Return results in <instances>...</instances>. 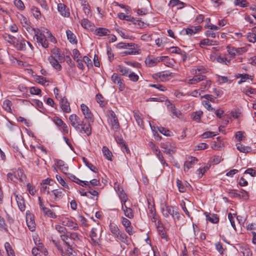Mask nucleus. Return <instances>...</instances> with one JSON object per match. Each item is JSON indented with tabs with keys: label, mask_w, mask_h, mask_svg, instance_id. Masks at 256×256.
Returning a JSON list of instances; mask_svg holds the SVG:
<instances>
[{
	"label": "nucleus",
	"mask_w": 256,
	"mask_h": 256,
	"mask_svg": "<svg viewBox=\"0 0 256 256\" xmlns=\"http://www.w3.org/2000/svg\"><path fill=\"white\" fill-rule=\"evenodd\" d=\"M34 32V36L36 37L37 42L39 44H40L43 48H48V43L46 39V36L42 33L38 34V32H36V30Z\"/></svg>",
	"instance_id": "obj_1"
},
{
	"label": "nucleus",
	"mask_w": 256,
	"mask_h": 256,
	"mask_svg": "<svg viewBox=\"0 0 256 256\" xmlns=\"http://www.w3.org/2000/svg\"><path fill=\"white\" fill-rule=\"evenodd\" d=\"M112 82L118 86V89L122 91L125 88V84L124 83L123 80L120 76L116 73H114L111 77Z\"/></svg>",
	"instance_id": "obj_2"
},
{
	"label": "nucleus",
	"mask_w": 256,
	"mask_h": 256,
	"mask_svg": "<svg viewBox=\"0 0 256 256\" xmlns=\"http://www.w3.org/2000/svg\"><path fill=\"white\" fill-rule=\"evenodd\" d=\"M69 120L72 126L76 130L80 129V124L82 121L80 118L76 114H72L69 117Z\"/></svg>",
	"instance_id": "obj_3"
},
{
	"label": "nucleus",
	"mask_w": 256,
	"mask_h": 256,
	"mask_svg": "<svg viewBox=\"0 0 256 256\" xmlns=\"http://www.w3.org/2000/svg\"><path fill=\"white\" fill-rule=\"evenodd\" d=\"M80 132L81 133H84L88 136H89L92 134V128H91V124L90 123H84V121H82L80 124Z\"/></svg>",
	"instance_id": "obj_4"
},
{
	"label": "nucleus",
	"mask_w": 256,
	"mask_h": 256,
	"mask_svg": "<svg viewBox=\"0 0 256 256\" xmlns=\"http://www.w3.org/2000/svg\"><path fill=\"white\" fill-rule=\"evenodd\" d=\"M198 159L195 157H189L184 164V171L188 172V170L192 168L194 164L198 162Z\"/></svg>",
	"instance_id": "obj_5"
},
{
	"label": "nucleus",
	"mask_w": 256,
	"mask_h": 256,
	"mask_svg": "<svg viewBox=\"0 0 256 256\" xmlns=\"http://www.w3.org/2000/svg\"><path fill=\"white\" fill-rule=\"evenodd\" d=\"M26 222L29 230L32 232L34 231L36 228V224L34 222V216L30 214H28V213H26Z\"/></svg>",
	"instance_id": "obj_6"
},
{
	"label": "nucleus",
	"mask_w": 256,
	"mask_h": 256,
	"mask_svg": "<svg viewBox=\"0 0 256 256\" xmlns=\"http://www.w3.org/2000/svg\"><path fill=\"white\" fill-rule=\"evenodd\" d=\"M62 224L64 226L70 227V229L72 230H76L78 228L77 223L67 218L63 219Z\"/></svg>",
	"instance_id": "obj_7"
},
{
	"label": "nucleus",
	"mask_w": 256,
	"mask_h": 256,
	"mask_svg": "<svg viewBox=\"0 0 256 256\" xmlns=\"http://www.w3.org/2000/svg\"><path fill=\"white\" fill-rule=\"evenodd\" d=\"M161 210L162 214L164 217L168 218L170 215L174 218V208L173 206H166L165 208H162Z\"/></svg>",
	"instance_id": "obj_8"
},
{
	"label": "nucleus",
	"mask_w": 256,
	"mask_h": 256,
	"mask_svg": "<svg viewBox=\"0 0 256 256\" xmlns=\"http://www.w3.org/2000/svg\"><path fill=\"white\" fill-rule=\"evenodd\" d=\"M126 49V50L124 51L121 52L122 56L128 54H138L137 45L135 44H134V46H129Z\"/></svg>",
	"instance_id": "obj_9"
},
{
	"label": "nucleus",
	"mask_w": 256,
	"mask_h": 256,
	"mask_svg": "<svg viewBox=\"0 0 256 256\" xmlns=\"http://www.w3.org/2000/svg\"><path fill=\"white\" fill-rule=\"evenodd\" d=\"M58 10L62 16L64 17H68L70 13L67 6L62 3H60L58 4Z\"/></svg>",
	"instance_id": "obj_10"
},
{
	"label": "nucleus",
	"mask_w": 256,
	"mask_h": 256,
	"mask_svg": "<svg viewBox=\"0 0 256 256\" xmlns=\"http://www.w3.org/2000/svg\"><path fill=\"white\" fill-rule=\"evenodd\" d=\"M60 104V108L64 112L66 113H69L70 112L71 110L70 106V103L66 98H61Z\"/></svg>",
	"instance_id": "obj_11"
},
{
	"label": "nucleus",
	"mask_w": 256,
	"mask_h": 256,
	"mask_svg": "<svg viewBox=\"0 0 256 256\" xmlns=\"http://www.w3.org/2000/svg\"><path fill=\"white\" fill-rule=\"evenodd\" d=\"M202 28V27L200 26H192L190 28H184L182 31H184L188 35L192 36L201 30Z\"/></svg>",
	"instance_id": "obj_12"
},
{
	"label": "nucleus",
	"mask_w": 256,
	"mask_h": 256,
	"mask_svg": "<svg viewBox=\"0 0 256 256\" xmlns=\"http://www.w3.org/2000/svg\"><path fill=\"white\" fill-rule=\"evenodd\" d=\"M114 238L127 245L130 244L129 238L124 232L120 231Z\"/></svg>",
	"instance_id": "obj_13"
},
{
	"label": "nucleus",
	"mask_w": 256,
	"mask_h": 256,
	"mask_svg": "<svg viewBox=\"0 0 256 256\" xmlns=\"http://www.w3.org/2000/svg\"><path fill=\"white\" fill-rule=\"evenodd\" d=\"M156 76H158L162 81H167L169 80L168 77H173L174 74L172 72H162L156 74Z\"/></svg>",
	"instance_id": "obj_14"
},
{
	"label": "nucleus",
	"mask_w": 256,
	"mask_h": 256,
	"mask_svg": "<svg viewBox=\"0 0 256 256\" xmlns=\"http://www.w3.org/2000/svg\"><path fill=\"white\" fill-rule=\"evenodd\" d=\"M16 200L17 202V204L20 210L21 211H24L26 208V206L24 204V200L23 197L20 195H18L15 194Z\"/></svg>",
	"instance_id": "obj_15"
},
{
	"label": "nucleus",
	"mask_w": 256,
	"mask_h": 256,
	"mask_svg": "<svg viewBox=\"0 0 256 256\" xmlns=\"http://www.w3.org/2000/svg\"><path fill=\"white\" fill-rule=\"evenodd\" d=\"M20 20L22 26L24 27H25L28 32L30 30L32 32L35 31V29L32 28L30 24L29 20L26 17L22 16L21 18H20Z\"/></svg>",
	"instance_id": "obj_16"
},
{
	"label": "nucleus",
	"mask_w": 256,
	"mask_h": 256,
	"mask_svg": "<svg viewBox=\"0 0 256 256\" xmlns=\"http://www.w3.org/2000/svg\"><path fill=\"white\" fill-rule=\"evenodd\" d=\"M48 60L49 62L50 63L52 66L56 70H60L62 69V66L59 64V62L58 61V60L56 58H54L53 56H50L48 58Z\"/></svg>",
	"instance_id": "obj_17"
},
{
	"label": "nucleus",
	"mask_w": 256,
	"mask_h": 256,
	"mask_svg": "<svg viewBox=\"0 0 256 256\" xmlns=\"http://www.w3.org/2000/svg\"><path fill=\"white\" fill-rule=\"evenodd\" d=\"M199 44L201 48H203L206 46H216L218 44L216 41L204 38L200 41Z\"/></svg>",
	"instance_id": "obj_18"
},
{
	"label": "nucleus",
	"mask_w": 256,
	"mask_h": 256,
	"mask_svg": "<svg viewBox=\"0 0 256 256\" xmlns=\"http://www.w3.org/2000/svg\"><path fill=\"white\" fill-rule=\"evenodd\" d=\"M206 76L200 75L199 74H196L193 78L188 80V84H196L198 82L203 80L205 79Z\"/></svg>",
	"instance_id": "obj_19"
},
{
	"label": "nucleus",
	"mask_w": 256,
	"mask_h": 256,
	"mask_svg": "<svg viewBox=\"0 0 256 256\" xmlns=\"http://www.w3.org/2000/svg\"><path fill=\"white\" fill-rule=\"evenodd\" d=\"M110 32L109 30L106 28H99L96 30L94 34L100 36H102L109 35Z\"/></svg>",
	"instance_id": "obj_20"
},
{
	"label": "nucleus",
	"mask_w": 256,
	"mask_h": 256,
	"mask_svg": "<svg viewBox=\"0 0 256 256\" xmlns=\"http://www.w3.org/2000/svg\"><path fill=\"white\" fill-rule=\"evenodd\" d=\"M96 231L97 230L96 228H92L90 234L91 240L95 244H98V241L99 240V236H98Z\"/></svg>",
	"instance_id": "obj_21"
},
{
	"label": "nucleus",
	"mask_w": 256,
	"mask_h": 256,
	"mask_svg": "<svg viewBox=\"0 0 256 256\" xmlns=\"http://www.w3.org/2000/svg\"><path fill=\"white\" fill-rule=\"evenodd\" d=\"M104 156L108 160H112V154L108 147L104 146L102 148Z\"/></svg>",
	"instance_id": "obj_22"
},
{
	"label": "nucleus",
	"mask_w": 256,
	"mask_h": 256,
	"mask_svg": "<svg viewBox=\"0 0 256 256\" xmlns=\"http://www.w3.org/2000/svg\"><path fill=\"white\" fill-rule=\"evenodd\" d=\"M122 208L126 216L129 218H134V216L132 210L130 208H128L126 204H125V206L123 205V208Z\"/></svg>",
	"instance_id": "obj_23"
},
{
	"label": "nucleus",
	"mask_w": 256,
	"mask_h": 256,
	"mask_svg": "<svg viewBox=\"0 0 256 256\" xmlns=\"http://www.w3.org/2000/svg\"><path fill=\"white\" fill-rule=\"evenodd\" d=\"M168 4L172 8L178 6V9H181L184 6V4L180 0H170Z\"/></svg>",
	"instance_id": "obj_24"
},
{
	"label": "nucleus",
	"mask_w": 256,
	"mask_h": 256,
	"mask_svg": "<svg viewBox=\"0 0 256 256\" xmlns=\"http://www.w3.org/2000/svg\"><path fill=\"white\" fill-rule=\"evenodd\" d=\"M116 70L117 71L120 72L122 76H128L130 72L128 68L120 65L118 66Z\"/></svg>",
	"instance_id": "obj_25"
},
{
	"label": "nucleus",
	"mask_w": 256,
	"mask_h": 256,
	"mask_svg": "<svg viewBox=\"0 0 256 256\" xmlns=\"http://www.w3.org/2000/svg\"><path fill=\"white\" fill-rule=\"evenodd\" d=\"M236 148L242 152L248 153L251 150V148L248 146H243L240 143H238L236 144Z\"/></svg>",
	"instance_id": "obj_26"
},
{
	"label": "nucleus",
	"mask_w": 256,
	"mask_h": 256,
	"mask_svg": "<svg viewBox=\"0 0 256 256\" xmlns=\"http://www.w3.org/2000/svg\"><path fill=\"white\" fill-rule=\"evenodd\" d=\"M12 102L10 100H6L3 102L2 108L4 109L8 112L12 113Z\"/></svg>",
	"instance_id": "obj_27"
},
{
	"label": "nucleus",
	"mask_w": 256,
	"mask_h": 256,
	"mask_svg": "<svg viewBox=\"0 0 256 256\" xmlns=\"http://www.w3.org/2000/svg\"><path fill=\"white\" fill-rule=\"evenodd\" d=\"M109 228L110 232L113 234L114 237L118 234V232H120L117 225L113 223H110V224Z\"/></svg>",
	"instance_id": "obj_28"
},
{
	"label": "nucleus",
	"mask_w": 256,
	"mask_h": 256,
	"mask_svg": "<svg viewBox=\"0 0 256 256\" xmlns=\"http://www.w3.org/2000/svg\"><path fill=\"white\" fill-rule=\"evenodd\" d=\"M27 44V41L24 40H21L19 42L16 40V42L15 44H16V47L18 50H26V44Z\"/></svg>",
	"instance_id": "obj_29"
},
{
	"label": "nucleus",
	"mask_w": 256,
	"mask_h": 256,
	"mask_svg": "<svg viewBox=\"0 0 256 256\" xmlns=\"http://www.w3.org/2000/svg\"><path fill=\"white\" fill-rule=\"evenodd\" d=\"M223 144L220 137H218L216 138V142H214V144H212L211 147L212 149L218 150Z\"/></svg>",
	"instance_id": "obj_30"
},
{
	"label": "nucleus",
	"mask_w": 256,
	"mask_h": 256,
	"mask_svg": "<svg viewBox=\"0 0 256 256\" xmlns=\"http://www.w3.org/2000/svg\"><path fill=\"white\" fill-rule=\"evenodd\" d=\"M66 33L68 39L70 42L72 44L77 43V40H76L75 35L70 30H66Z\"/></svg>",
	"instance_id": "obj_31"
},
{
	"label": "nucleus",
	"mask_w": 256,
	"mask_h": 256,
	"mask_svg": "<svg viewBox=\"0 0 256 256\" xmlns=\"http://www.w3.org/2000/svg\"><path fill=\"white\" fill-rule=\"evenodd\" d=\"M52 192L54 196V199L55 200H58L62 198L64 195L62 192L61 190H52Z\"/></svg>",
	"instance_id": "obj_32"
},
{
	"label": "nucleus",
	"mask_w": 256,
	"mask_h": 256,
	"mask_svg": "<svg viewBox=\"0 0 256 256\" xmlns=\"http://www.w3.org/2000/svg\"><path fill=\"white\" fill-rule=\"evenodd\" d=\"M43 212L44 214L48 216L50 218H56V215L51 210L48 208H44Z\"/></svg>",
	"instance_id": "obj_33"
},
{
	"label": "nucleus",
	"mask_w": 256,
	"mask_h": 256,
	"mask_svg": "<svg viewBox=\"0 0 256 256\" xmlns=\"http://www.w3.org/2000/svg\"><path fill=\"white\" fill-rule=\"evenodd\" d=\"M234 4L235 6H240L241 8H246L249 5L248 2L246 0H235Z\"/></svg>",
	"instance_id": "obj_34"
},
{
	"label": "nucleus",
	"mask_w": 256,
	"mask_h": 256,
	"mask_svg": "<svg viewBox=\"0 0 256 256\" xmlns=\"http://www.w3.org/2000/svg\"><path fill=\"white\" fill-rule=\"evenodd\" d=\"M206 219L212 223L216 224L219 221V218L216 214H212L206 216Z\"/></svg>",
	"instance_id": "obj_35"
},
{
	"label": "nucleus",
	"mask_w": 256,
	"mask_h": 256,
	"mask_svg": "<svg viewBox=\"0 0 256 256\" xmlns=\"http://www.w3.org/2000/svg\"><path fill=\"white\" fill-rule=\"evenodd\" d=\"M227 51L228 54L232 58H234L236 54V48L230 46H228L226 47Z\"/></svg>",
	"instance_id": "obj_36"
},
{
	"label": "nucleus",
	"mask_w": 256,
	"mask_h": 256,
	"mask_svg": "<svg viewBox=\"0 0 256 256\" xmlns=\"http://www.w3.org/2000/svg\"><path fill=\"white\" fill-rule=\"evenodd\" d=\"M4 247L8 256H14V251L8 242L5 243Z\"/></svg>",
	"instance_id": "obj_37"
},
{
	"label": "nucleus",
	"mask_w": 256,
	"mask_h": 256,
	"mask_svg": "<svg viewBox=\"0 0 256 256\" xmlns=\"http://www.w3.org/2000/svg\"><path fill=\"white\" fill-rule=\"evenodd\" d=\"M159 62L160 60H158V58L154 59L147 58L146 60V64L149 66H153Z\"/></svg>",
	"instance_id": "obj_38"
},
{
	"label": "nucleus",
	"mask_w": 256,
	"mask_h": 256,
	"mask_svg": "<svg viewBox=\"0 0 256 256\" xmlns=\"http://www.w3.org/2000/svg\"><path fill=\"white\" fill-rule=\"evenodd\" d=\"M119 195V197L121 200V203H122V207L123 208V205L126 204V202L128 200V198L126 195V194L123 191L122 192H120V193L118 194Z\"/></svg>",
	"instance_id": "obj_39"
},
{
	"label": "nucleus",
	"mask_w": 256,
	"mask_h": 256,
	"mask_svg": "<svg viewBox=\"0 0 256 256\" xmlns=\"http://www.w3.org/2000/svg\"><path fill=\"white\" fill-rule=\"evenodd\" d=\"M84 120H86V122L91 124L94 122L93 115L91 112H88V114H84Z\"/></svg>",
	"instance_id": "obj_40"
},
{
	"label": "nucleus",
	"mask_w": 256,
	"mask_h": 256,
	"mask_svg": "<svg viewBox=\"0 0 256 256\" xmlns=\"http://www.w3.org/2000/svg\"><path fill=\"white\" fill-rule=\"evenodd\" d=\"M96 102L100 104V106H103L105 104L104 98L100 94L96 95Z\"/></svg>",
	"instance_id": "obj_41"
},
{
	"label": "nucleus",
	"mask_w": 256,
	"mask_h": 256,
	"mask_svg": "<svg viewBox=\"0 0 256 256\" xmlns=\"http://www.w3.org/2000/svg\"><path fill=\"white\" fill-rule=\"evenodd\" d=\"M155 154L157 156L158 160L160 161L161 163L163 164L164 166H168V164L166 162L160 150H156V152H155Z\"/></svg>",
	"instance_id": "obj_42"
},
{
	"label": "nucleus",
	"mask_w": 256,
	"mask_h": 256,
	"mask_svg": "<svg viewBox=\"0 0 256 256\" xmlns=\"http://www.w3.org/2000/svg\"><path fill=\"white\" fill-rule=\"evenodd\" d=\"M202 114V112L200 111L194 112L192 115V119L197 122H200Z\"/></svg>",
	"instance_id": "obj_43"
},
{
	"label": "nucleus",
	"mask_w": 256,
	"mask_h": 256,
	"mask_svg": "<svg viewBox=\"0 0 256 256\" xmlns=\"http://www.w3.org/2000/svg\"><path fill=\"white\" fill-rule=\"evenodd\" d=\"M129 46H134V43H126V42H120L117 46L118 48H127Z\"/></svg>",
	"instance_id": "obj_44"
},
{
	"label": "nucleus",
	"mask_w": 256,
	"mask_h": 256,
	"mask_svg": "<svg viewBox=\"0 0 256 256\" xmlns=\"http://www.w3.org/2000/svg\"><path fill=\"white\" fill-rule=\"evenodd\" d=\"M128 76L130 80L134 82L138 81L139 78L138 76L135 74L134 72H130Z\"/></svg>",
	"instance_id": "obj_45"
},
{
	"label": "nucleus",
	"mask_w": 256,
	"mask_h": 256,
	"mask_svg": "<svg viewBox=\"0 0 256 256\" xmlns=\"http://www.w3.org/2000/svg\"><path fill=\"white\" fill-rule=\"evenodd\" d=\"M30 93L32 94L40 95L42 92L40 89L36 86L31 87L30 89Z\"/></svg>",
	"instance_id": "obj_46"
},
{
	"label": "nucleus",
	"mask_w": 256,
	"mask_h": 256,
	"mask_svg": "<svg viewBox=\"0 0 256 256\" xmlns=\"http://www.w3.org/2000/svg\"><path fill=\"white\" fill-rule=\"evenodd\" d=\"M217 61L221 64H228L230 63V59L228 60L226 58L222 56H218L216 58Z\"/></svg>",
	"instance_id": "obj_47"
},
{
	"label": "nucleus",
	"mask_w": 256,
	"mask_h": 256,
	"mask_svg": "<svg viewBox=\"0 0 256 256\" xmlns=\"http://www.w3.org/2000/svg\"><path fill=\"white\" fill-rule=\"evenodd\" d=\"M5 38L7 40V41L11 44L15 45L16 43V42L17 40L16 38L10 34H8L5 36Z\"/></svg>",
	"instance_id": "obj_48"
},
{
	"label": "nucleus",
	"mask_w": 256,
	"mask_h": 256,
	"mask_svg": "<svg viewBox=\"0 0 256 256\" xmlns=\"http://www.w3.org/2000/svg\"><path fill=\"white\" fill-rule=\"evenodd\" d=\"M205 35L207 37H211L215 38L216 36H218V32H214L212 30L208 29L205 32Z\"/></svg>",
	"instance_id": "obj_49"
},
{
	"label": "nucleus",
	"mask_w": 256,
	"mask_h": 256,
	"mask_svg": "<svg viewBox=\"0 0 256 256\" xmlns=\"http://www.w3.org/2000/svg\"><path fill=\"white\" fill-rule=\"evenodd\" d=\"M177 186L178 188V190L180 192H184L186 191V188L183 185L181 180H176Z\"/></svg>",
	"instance_id": "obj_50"
},
{
	"label": "nucleus",
	"mask_w": 256,
	"mask_h": 256,
	"mask_svg": "<svg viewBox=\"0 0 256 256\" xmlns=\"http://www.w3.org/2000/svg\"><path fill=\"white\" fill-rule=\"evenodd\" d=\"M149 86L154 88L162 92H164L166 90V87L160 84H150L149 85Z\"/></svg>",
	"instance_id": "obj_51"
},
{
	"label": "nucleus",
	"mask_w": 256,
	"mask_h": 256,
	"mask_svg": "<svg viewBox=\"0 0 256 256\" xmlns=\"http://www.w3.org/2000/svg\"><path fill=\"white\" fill-rule=\"evenodd\" d=\"M33 16L37 19H39L41 17V13L38 8H34L32 9Z\"/></svg>",
	"instance_id": "obj_52"
},
{
	"label": "nucleus",
	"mask_w": 256,
	"mask_h": 256,
	"mask_svg": "<svg viewBox=\"0 0 256 256\" xmlns=\"http://www.w3.org/2000/svg\"><path fill=\"white\" fill-rule=\"evenodd\" d=\"M158 224H160L159 222H158ZM158 228L161 238H162L166 239V235L164 228L162 226H160L159 225H158Z\"/></svg>",
	"instance_id": "obj_53"
},
{
	"label": "nucleus",
	"mask_w": 256,
	"mask_h": 256,
	"mask_svg": "<svg viewBox=\"0 0 256 256\" xmlns=\"http://www.w3.org/2000/svg\"><path fill=\"white\" fill-rule=\"evenodd\" d=\"M66 246H68V249L66 250V254L68 256H76L75 252H73L72 249L71 248V246L69 244V242H66Z\"/></svg>",
	"instance_id": "obj_54"
},
{
	"label": "nucleus",
	"mask_w": 256,
	"mask_h": 256,
	"mask_svg": "<svg viewBox=\"0 0 256 256\" xmlns=\"http://www.w3.org/2000/svg\"><path fill=\"white\" fill-rule=\"evenodd\" d=\"M136 120L138 124L142 127L144 126L143 120L141 118L140 116L138 114H135L134 115Z\"/></svg>",
	"instance_id": "obj_55"
},
{
	"label": "nucleus",
	"mask_w": 256,
	"mask_h": 256,
	"mask_svg": "<svg viewBox=\"0 0 256 256\" xmlns=\"http://www.w3.org/2000/svg\"><path fill=\"white\" fill-rule=\"evenodd\" d=\"M36 82L42 85H45L46 83L48 82L46 78L42 76H37L36 78Z\"/></svg>",
	"instance_id": "obj_56"
},
{
	"label": "nucleus",
	"mask_w": 256,
	"mask_h": 256,
	"mask_svg": "<svg viewBox=\"0 0 256 256\" xmlns=\"http://www.w3.org/2000/svg\"><path fill=\"white\" fill-rule=\"evenodd\" d=\"M56 178L59 183L64 188L69 189L68 184L60 176H56Z\"/></svg>",
	"instance_id": "obj_57"
},
{
	"label": "nucleus",
	"mask_w": 256,
	"mask_h": 256,
	"mask_svg": "<svg viewBox=\"0 0 256 256\" xmlns=\"http://www.w3.org/2000/svg\"><path fill=\"white\" fill-rule=\"evenodd\" d=\"M14 4L20 10H22L24 8V4L21 0H14Z\"/></svg>",
	"instance_id": "obj_58"
},
{
	"label": "nucleus",
	"mask_w": 256,
	"mask_h": 256,
	"mask_svg": "<svg viewBox=\"0 0 256 256\" xmlns=\"http://www.w3.org/2000/svg\"><path fill=\"white\" fill-rule=\"evenodd\" d=\"M82 26L85 28H88L91 26L90 22L87 18H84L82 20Z\"/></svg>",
	"instance_id": "obj_59"
},
{
	"label": "nucleus",
	"mask_w": 256,
	"mask_h": 256,
	"mask_svg": "<svg viewBox=\"0 0 256 256\" xmlns=\"http://www.w3.org/2000/svg\"><path fill=\"white\" fill-rule=\"evenodd\" d=\"M0 230L7 231L6 224L4 220L0 216Z\"/></svg>",
	"instance_id": "obj_60"
},
{
	"label": "nucleus",
	"mask_w": 256,
	"mask_h": 256,
	"mask_svg": "<svg viewBox=\"0 0 256 256\" xmlns=\"http://www.w3.org/2000/svg\"><path fill=\"white\" fill-rule=\"evenodd\" d=\"M218 132H205L202 134V136L204 138H208L213 137L218 134Z\"/></svg>",
	"instance_id": "obj_61"
},
{
	"label": "nucleus",
	"mask_w": 256,
	"mask_h": 256,
	"mask_svg": "<svg viewBox=\"0 0 256 256\" xmlns=\"http://www.w3.org/2000/svg\"><path fill=\"white\" fill-rule=\"evenodd\" d=\"M53 121L54 124L58 126H61L64 124L62 120L58 116H54V118Z\"/></svg>",
	"instance_id": "obj_62"
},
{
	"label": "nucleus",
	"mask_w": 256,
	"mask_h": 256,
	"mask_svg": "<svg viewBox=\"0 0 256 256\" xmlns=\"http://www.w3.org/2000/svg\"><path fill=\"white\" fill-rule=\"evenodd\" d=\"M209 167L208 166H206L203 168H200L198 170V174L199 175V177L201 178L202 176L208 170Z\"/></svg>",
	"instance_id": "obj_63"
},
{
	"label": "nucleus",
	"mask_w": 256,
	"mask_h": 256,
	"mask_svg": "<svg viewBox=\"0 0 256 256\" xmlns=\"http://www.w3.org/2000/svg\"><path fill=\"white\" fill-rule=\"evenodd\" d=\"M248 39L250 42H256V34L254 33H250L248 35Z\"/></svg>",
	"instance_id": "obj_64"
}]
</instances>
